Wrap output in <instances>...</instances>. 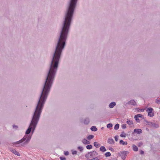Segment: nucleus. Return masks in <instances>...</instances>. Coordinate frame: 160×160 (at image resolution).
Masks as SVG:
<instances>
[{
    "mask_svg": "<svg viewBox=\"0 0 160 160\" xmlns=\"http://www.w3.org/2000/svg\"><path fill=\"white\" fill-rule=\"evenodd\" d=\"M53 81H45L30 125L26 132V135L19 141L14 142V144H18L22 143L21 145L24 146L27 145L29 142L31 136L28 135L31 132L32 134L35 130L39 121L44 104L53 84Z\"/></svg>",
    "mask_w": 160,
    "mask_h": 160,
    "instance_id": "1",
    "label": "nucleus"
},
{
    "mask_svg": "<svg viewBox=\"0 0 160 160\" xmlns=\"http://www.w3.org/2000/svg\"><path fill=\"white\" fill-rule=\"evenodd\" d=\"M145 121L146 122V125H148L150 127L152 128L156 129L159 128V125L155 123L149 121L147 120H145Z\"/></svg>",
    "mask_w": 160,
    "mask_h": 160,
    "instance_id": "2",
    "label": "nucleus"
},
{
    "mask_svg": "<svg viewBox=\"0 0 160 160\" xmlns=\"http://www.w3.org/2000/svg\"><path fill=\"white\" fill-rule=\"evenodd\" d=\"M129 153V152L127 151L120 152H119V156L121 157L122 159H125L126 156Z\"/></svg>",
    "mask_w": 160,
    "mask_h": 160,
    "instance_id": "3",
    "label": "nucleus"
},
{
    "mask_svg": "<svg viewBox=\"0 0 160 160\" xmlns=\"http://www.w3.org/2000/svg\"><path fill=\"white\" fill-rule=\"evenodd\" d=\"M142 132V130L141 129H134L133 132H132V134H134V133L140 134Z\"/></svg>",
    "mask_w": 160,
    "mask_h": 160,
    "instance_id": "4",
    "label": "nucleus"
},
{
    "mask_svg": "<svg viewBox=\"0 0 160 160\" xmlns=\"http://www.w3.org/2000/svg\"><path fill=\"white\" fill-rule=\"evenodd\" d=\"M127 103L129 105H132L134 106H136L137 104L135 101L133 99L130 100Z\"/></svg>",
    "mask_w": 160,
    "mask_h": 160,
    "instance_id": "5",
    "label": "nucleus"
},
{
    "mask_svg": "<svg viewBox=\"0 0 160 160\" xmlns=\"http://www.w3.org/2000/svg\"><path fill=\"white\" fill-rule=\"evenodd\" d=\"M153 110V109L152 108L150 107L148 108L146 110L147 112H148V115H150V113H152Z\"/></svg>",
    "mask_w": 160,
    "mask_h": 160,
    "instance_id": "6",
    "label": "nucleus"
},
{
    "mask_svg": "<svg viewBox=\"0 0 160 160\" xmlns=\"http://www.w3.org/2000/svg\"><path fill=\"white\" fill-rule=\"evenodd\" d=\"M82 142L83 144H85L88 145L90 143V142L89 141L87 140L85 138L83 139L82 140Z\"/></svg>",
    "mask_w": 160,
    "mask_h": 160,
    "instance_id": "7",
    "label": "nucleus"
},
{
    "mask_svg": "<svg viewBox=\"0 0 160 160\" xmlns=\"http://www.w3.org/2000/svg\"><path fill=\"white\" fill-rule=\"evenodd\" d=\"M108 142L110 144H112L114 143V141L113 139L109 138L108 140Z\"/></svg>",
    "mask_w": 160,
    "mask_h": 160,
    "instance_id": "8",
    "label": "nucleus"
},
{
    "mask_svg": "<svg viewBox=\"0 0 160 160\" xmlns=\"http://www.w3.org/2000/svg\"><path fill=\"white\" fill-rule=\"evenodd\" d=\"M116 105V103L115 102H112L109 104V107L110 108H112Z\"/></svg>",
    "mask_w": 160,
    "mask_h": 160,
    "instance_id": "9",
    "label": "nucleus"
},
{
    "mask_svg": "<svg viewBox=\"0 0 160 160\" xmlns=\"http://www.w3.org/2000/svg\"><path fill=\"white\" fill-rule=\"evenodd\" d=\"M90 122L89 119L88 118H86L84 119L83 123L85 124L88 125Z\"/></svg>",
    "mask_w": 160,
    "mask_h": 160,
    "instance_id": "10",
    "label": "nucleus"
},
{
    "mask_svg": "<svg viewBox=\"0 0 160 160\" xmlns=\"http://www.w3.org/2000/svg\"><path fill=\"white\" fill-rule=\"evenodd\" d=\"M92 154V155L93 156V158L94 157H96L98 155V153H97L96 151H94L92 152H91Z\"/></svg>",
    "mask_w": 160,
    "mask_h": 160,
    "instance_id": "11",
    "label": "nucleus"
},
{
    "mask_svg": "<svg viewBox=\"0 0 160 160\" xmlns=\"http://www.w3.org/2000/svg\"><path fill=\"white\" fill-rule=\"evenodd\" d=\"M12 152L14 154H15L19 156H20V154L19 152L16 151L15 150L13 149L12 150Z\"/></svg>",
    "mask_w": 160,
    "mask_h": 160,
    "instance_id": "12",
    "label": "nucleus"
},
{
    "mask_svg": "<svg viewBox=\"0 0 160 160\" xmlns=\"http://www.w3.org/2000/svg\"><path fill=\"white\" fill-rule=\"evenodd\" d=\"M100 150L102 152H104L106 151V149L104 146H101L100 148Z\"/></svg>",
    "mask_w": 160,
    "mask_h": 160,
    "instance_id": "13",
    "label": "nucleus"
},
{
    "mask_svg": "<svg viewBox=\"0 0 160 160\" xmlns=\"http://www.w3.org/2000/svg\"><path fill=\"white\" fill-rule=\"evenodd\" d=\"M90 129L91 131H96L98 129L95 126H92L91 127Z\"/></svg>",
    "mask_w": 160,
    "mask_h": 160,
    "instance_id": "14",
    "label": "nucleus"
},
{
    "mask_svg": "<svg viewBox=\"0 0 160 160\" xmlns=\"http://www.w3.org/2000/svg\"><path fill=\"white\" fill-rule=\"evenodd\" d=\"M133 150L135 151H137L138 150V148L135 145H132Z\"/></svg>",
    "mask_w": 160,
    "mask_h": 160,
    "instance_id": "15",
    "label": "nucleus"
},
{
    "mask_svg": "<svg viewBox=\"0 0 160 160\" xmlns=\"http://www.w3.org/2000/svg\"><path fill=\"white\" fill-rule=\"evenodd\" d=\"M119 143L123 145H127L128 144L127 142H124L122 140H121L119 141Z\"/></svg>",
    "mask_w": 160,
    "mask_h": 160,
    "instance_id": "16",
    "label": "nucleus"
},
{
    "mask_svg": "<svg viewBox=\"0 0 160 160\" xmlns=\"http://www.w3.org/2000/svg\"><path fill=\"white\" fill-rule=\"evenodd\" d=\"M129 125H133V122L132 120L127 119V121L126 122Z\"/></svg>",
    "mask_w": 160,
    "mask_h": 160,
    "instance_id": "17",
    "label": "nucleus"
},
{
    "mask_svg": "<svg viewBox=\"0 0 160 160\" xmlns=\"http://www.w3.org/2000/svg\"><path fill=\"white\" fill-rule=\"evenodd\" d=\"M90 152H88L86 154H85V156L87 158L89 159L91 158V157H90Z\"/></svg>",
    "mask_w": 160,
    "mask_h": 160,
    "instance_id": "18",
    "label": "nucleus"
},
{
    "mask_svg": "<svg viewBox=\"0 0 160 160\" xmlns=\"http://www.w3.org/2000/svg\"><path fill=\"white\" fill-rule=\"evenodd\" d=\"M94 135H89L87 138L88 140H90L94 138Z\"/></svg>",
    "mask_w": 160,
    "mask_h": 160,
    "instance_id": "19",
    "label": "nucleus"
},
{
    "mask_svg": "<svg viewBox=\"0 0 160 160\" xmlns=\"http://www.w3.org/2000/svg\"><path fill=\"white\" fill-rule=\"evenodd\" d=\"M93 144L94 146L97 148H98L100 146V144H98V143L96 142H94Z\"/></svg>",
    "mask_w": 160,
    "mask_h": 160,
    "instance_id": "20",
    "label": "nucleus"
},
{
    "mask_svg": "<svg viewBox=\"0 0 160 160\" xmlns=\"http://www.w3.org/2000/svg\"><path fill=\"white\" fill-rule=\"evenodd\" d=\"M134 118L135 120L136 121L138 122H140V120L139 119V118L137 116V115H135L134 116Z\"/></svg>",
    "mask_w": 160,
    "mask_h": 160,
    "instance_id": "21",
    "label": "nucleus"
},
{
    "mask_svg": "<svg viewBox=\"0 0 160 160\" xmlns=\"http://www.w3.org/2000/svg\"><path fill=\"white\" fill-rule=\"evenodd\" d=\"M86 148L88 149H90L92 148V145H87L86 147Z\"/></svg>",
    "mask_w": 160,
    "mask_h": 160,
    "instance_id": "22",
    "label": "nucleus"
},
{
    "mask_svg": "<svg viewBox=\"0 0 160 160\" xmlns=\"http://www.w3.org/2000/svg\"><path fill=\"white\" fill-rule=\"evenodd\" d=\"M104 155L106 157H108L111 156V154L109 152H107L105 153Z\"/></svg>",
    "mask_w": 160,
    "mask_h": 160,
    "instance_id": "23",
    "label": "nucleus"
},
{
    "mask_svg": "<svg viewBox=\"0 0 160 160\" xmlns=\"http://www.w3.org/2000/svg\"><path fill=\"white\" fill-rule=\"evenodd\" d=\"M119 124H118V123L116 124L114 127V129H115V130H118L119 128Z\"/></svg>",
    "mask_w": 160,
    "mask_h": 160,
    "instance_id": "24",
    "label": "nucleus"
},
{
    "mask_svg": "<svg viewBox=\"0 0 160 160\" xmlns=\"http://www.w3.org/2000/svg\"><path fill=\"white\" fill-rule=\"evenodd\" d=\"M126 136V134L124 132H122V133L120 135V136L122 137L125 138Z\"/></svg>",
    "mask_w": 160,
    "mask_h": 160,
    "instance_id": "25",
    "label": "nucleus"
},
{
    "mask_svg": "<svg viewBox=\"0 0 160 160\" xmlns=\"http://www.w3.org/2000/svg\"><path fill=\"white\" fill-rule=\"evenodd\" d=\"M156 103L158 104H160V98H158L156 100Z\"/></svg>",
    "mask_w": 160,
    "mask_h": 160,
    "instance_id": "26",
    "label": "nucleus"
},
{
    "mask_svg": "<svg viewBox=\"0 0 160 160\" xmlns=\"http://www.w3.org/2000/svg\"><path fill=\"white\" fill-rule=\"evenodd\" d=\"M107 126L108 128H109L112 127V124L110 123H108L107 125Z\"/></svg>",
    "mask_w": 160,
    "mask_h": 160,
    "instance_id": "27",
    "label": "nucleus"
},
{
    "mask_svg": "<svg viewBox=\"0 0 160 160\" xmlns=\"http://www.w3.org/2000/svg\"><path fill=\"white\" fill-rule=\"evenodd\" d=\"M98 157H94L92 159V160H98L99 159V158H98Z\"/></svg>",
    "mask_w": 160,
    "mask_h": 160,
    "instance_id": "28",
    "label": "nucleus"
},
{
    "mask_svg": "<svg viewBox=\"0 0 160 160\" xmlns=\"http://www.w3.org/2000/svg\"><path fill=\"white\" fill-rule=\"evenodd\" d=\"M143 144V143L142 142H140L138 143V147H141Z\"/></svg>",
    "mask_w": 160,
    "mask_h": 160,
    "instance_id": "29",
    "label": "nucleus"
},
{
    "mask_svg": "<svg viewBox=\"0 0 160 160\" xmlns=\"http://www.w3.org/2000/svg\"><path fill=\"white\" fill-rule=\"evenodd\" d=\"M12 127L13 128H15L16 129H18V127L17 126L15 125H13Z\"/></svg>",
    "mask_w": 160,
    "mask_h": 160,
    "instance_id": "30",
    "label": "nucleus"
},
{
    "mask_svg": "<svg viewBox=\"0 0 160 160\" xmlns=\"http://www.w3.org/2000/svg\"><path fill=\"white\" fill-rule=\"evenodd\" d=\"M126 124H122V128L123 129H124L125 128H126Z\"/></svg>",
    "mask_w": 160,
    "mask_h": 160,
    "instance_id": "31",
    "label": "nucleus"
},
{
    "mask_svg": "<svg viewBox=\"0 0 160 160\" xmlns=\"http://www.w3.org/2000/svg\"><path fill=\"white\" fill-rule=\"evenodd\" d=\"M64 154L66 156H68L69 155V153L68 151H65L64 152Z\"/></svg>",
    "mask_w": 160,
    "mask_h": 160,
    "instance_id": "32",
    "label": "nucleus"
},
{
    "mask_svg": "<svg viewBox=\"0 0 160 160\" xmlns=\"http://www.w3.org/2000/svg\"><path fill=\"white\" fill-rule=\"evenodd\" d=\"M138 118H142L143 117V115L140 114H138L136 115Z\"/></svg>",
    "mask_w": 160,
    "mask_h": 160,
    "instance_id": "33",
    "label": "nucleus"
},
{
    "mask_svg": "<svg viewBox=\"0 0 160 160\" xmlns=\"http://www.w3.org/2000/svg\"><path fill=\"white\" fill-rule=\"evenodd\" d=\"M72 154L73 155L77 154V151H72Z\"/></svg>",
    "mask_w": 160,
    "mask_h": 160,
    "instance_id": "34",
    "label": "nucleus"
},
{
    "mask_svg": "<svg viewBox=\"0 0 160 160\" xmlns=\"http://www.w3.org/2000/svg\"><path fill=\"white\" fill-rule=\"evenodd\" d=\"M109 150L111 151H112L113 152L114 151V150L111 147H109Z\"/></svg>",
    "mask_w": 160,
    "mask_h": 160,
    "instance_id": "35",
    "label": "nucleus"
},
{
    "mask_svg": "<svg viewBox=\"0 0 160 160\" xmlns=\"http://www.w3.org/2000/svg\"><path fill=\"white\" fill-rule=\"evenodd\" d=\"M60 158L61 160H65L66 159L65 157H60Z\"/></svg>",
    "mask_w": 160,
    "mask_h": 160,
    "instance_id": "36",
    "label": "nucleus"
},
{
    "mask_svg": "<svg viewBox=\"0 0 160 160\" xmlns=\"http://www.w3.org/2000/svg\"><path fill=\"white\" fill-rule=\"evenodd\" d=\"M114 138H115V140L117 142L118 141V136H115L114 137Z\"/></svg>",
    "mask_w": 160,
    "mask_h": 160,
    "instance_id": "37",
    "label": "nucleus"
},
{
    "mask_svg": "<svg viewBox=\"0 0 160 160\" xmlns=\"http://www.w3.org/2000/svg\"><path fill=\"white\" fill-rule=\"evenodd\" d=\"M150 115H148V116L150 117H153L154 116V114L152 113H152H150Z\"/></svg>",
    "mask_w": 160,
    "mask_h": 160,
    "instance_id": "38",
    "label": "nucleus"
},
{
    "mask_svg": "<svg viewBox=\"0 0 160 160\" xmlns=\"http://www.w3.org/2000/svg\"><path fill=\"white\" fill-rule=\"evenodd\" d=\"M140 154H142V155L144 153V152L143 151H142V150H141L140 152Z\"/></svg>",
    "mask_w": 160,
    "mask_h": 160,
    "instance_id": "39",
    "label": "nucleus"
},
{
    "mask_svg": "<svg viewBox=\"0 0 160 160\" xmlns=\"http://www.w3.org/2000/svg\"><path fill=\"white\" fill-rule=\"evenodd\" d=\"M135 110L136 111H137L138 112H139L140 110L138 108H135Z\"/></svg>",
    "mask_w": 160,
    "mask_h": 160,
    "instance_id": "40",
    "label": "nucleus"
},
{
    "mask_svg": "<svg viewBox=\"0 0 160 160\" xmlns=\"http://www.w3.org/2000/svg\"><path fill=\"white\" fill-rule=\"evenodd\" d=\"M90 152V157H91V158H93V156L92 155V152Z\"/></svg>",
    "mask_w": 160,
    "mask_h": 160,
    "instance_id": "41",
    "label": "nucleus"
},
{
    "mask_svg": "<svg viewBox=\"0 0 160 160\" xmlns=\"http://www.w3.org/2000/svg\"><path fill=\"white\" fill-rule=\"evenodd\" d=\"M83 150V148L82 147H81V152Z\"/></svg>",
    "mask_w": 160,
    "mask_h": 160,
    "instance_id": "42",
    "label": "nucleus"
},
{
    "mask_svg": "<svg viewBox=\"0 0 160 160\" xmlns=\"http://www.w3.org/2000/svg\"><path fill=\"white\" fill-rule=\"evenodd\" d=\"M78 149L80 150V146L78 147Z\"/></svg>",
    "mask_w": 160,
    "mask_h": 160,
    "instance_id": "43",
    "label": "nucleus"
},
{
    "mask_svg": "<svg viewBox=\"0 0 160 160\" xmlns=\"http://www.w3.org/2000/svg\"><path fill=\"white\" fill-rule=\"evenodd\" d=\"M111 160H117L116 159H115V158H113V159H111Z\"/></svg>",
    "mask_w": 160,
    "mask_h": 160,
    "instance_id": "44",
    "label": "nucleus"
},
{
    "mask_svg": "<svg viewBox=\"0 0 160 160\" xmlns=\"http://www.w3.org/2000/svg\"><path fill=\"white\" fill-rule=\"evenodd\" d=\"M146 130L148 131H149V129L148 128H146Z\"/></svg>",
    "mask_w": 160,
    "mask_h": 160,
    "instance_id": "45",
    "label": "nucleus"
},
{
    "mask_svg": "<svg viewBox=\"0 0 160 160\" xmlns=\"http://www.w3.org/2000/svg\"><path fill=\"white\" fill-rule=\"evenodd\" d=\"M87 160H92V159H87Z\"/></svg>",
    "mask_w": 160,
    "mask_h": 160,
    "instance_id": "46",
    "label": "nucleus"
},
{
    "mask_svg": "<svg viewBox=\"0 0 160 160\" xmlns=\"http://www.w3.org/2000/svg\"><path fill=\"white\" fill-rule=\"evenodd\" d=\"M144 109H141V111H142V112H143L144 111Z\"/></svg>",
    "mask_w": 160,
    "mask_h": 160,
    "instance_id": "47",
    "label": "nucleus"
},
{
    "mask_svg": "<svg viewBox=\"0 0 160 160\" xmlns=\"http://www.w3.org/2000/svg\"><path fill=\"white\" fill-rule=\"evenodd\" d=\"M123 160H125V159H122Z\"/></svg>",
    "mask_w": 160,
    "mask_h": 160,
    "instance_id": "48",
    "label": "nucleus"
}]
</instances>
